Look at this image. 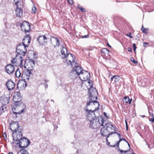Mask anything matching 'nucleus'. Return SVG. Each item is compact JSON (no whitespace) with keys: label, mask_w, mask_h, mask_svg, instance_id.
I'll use <instances>...</instances> for the list:
<instances>
[{"label":"nucleus","mask_w":154,"mask_h":154,"mask_svg":"<svg viewBox=\"0 0 154 154\" xmlns=\"http://www.w3.org/2000/svg\"><path fill=\"white\" fill-rule=\"evenodd\" d=\"M86 85L87 88L88 90L89 93V100L87 102L86 107L89 105L94 106L95 108L94 110L98 109L100 105L99 103L96 101L97 98V92L96 88L93 87L92 81H89L86 82Z\"/></svg>","instance_id":"1"},{"label":"nucleus","mask_w":154,"mask_h":154,"mask_svg":"<svg viewBox=\"0 0 154 154\" xmlns=\"http://www.w3.org/2000/svg\"><path fill=\"white\" fill-rule=\"evenodd\" d=\"M10 128L13 132L12 137L14 140H16L20 138L22 135L21 129L20 128L19 123L17 122H13L11 123Z\"/></svg>","instance_id":"2"},{"label":"nucleus","mask_w":154,"mask_h":154,"mask_svg":"<svg viewBox=\"0 0 154 154\" xmlns=\"http://www.w3.org/2000/svg\"><path fill=\"white\" fill-rule=\"evenodd\" d=\"M60 52L62 55V59H66V60L68 65H72V63L71 60L68 59V58H72V60L73 63L75 62V56L72 54L67 53V50L63 46L61 45V47Z\"/></svg>","instance_id":"3"},{"label":"nucleus","mask_w":154,"mask_h":154,"mask_svg":"<svg viewBox=\"0 0 154 154\" xmlns=\"http://www.w3.org/2000/svg\"><path fill=\"white\" fill-rule=\"evenodd\" d=\"M106 122L102 117L100 119H95L94 121H91L90 126L94 129H97L99 128L100 127L104 126V123Z\"/></svg>","instance_id":"4"},{"label":"nucleus","mask_w":154,"mask_h":154,"mask_svg":"<svg viewBox=\"0 0 154 154\" xmlns=\"http://www.w3.org/2000/svg\"><path fill=\"white\" fill-rule=\"evenodd\" d=\"M22 135L21 136L20 138H18L16 141H18V142L16 143L17 144L19 145V147L22 149H24L28 146L30 144V141L27 139L22 137Z\"/></svg>","instance_id":"5"},{"label":"nucleus","mask_w":154,"mask_h":154,"mask_svg":"<svg viewBox=\"0 0 154 154\" xmlns=\"http://www.w3.org/2000/svg\"><path fill=\"white\" fill-rule=\"evenodd\" d=\"M75 63L74 66L76 67L75 69L72 70L70 72L71 75L72 76H74L75 78H76L79 75H80L81 73L83 72L82 68L81 66L76 65V63Z\"/></svg>","instance_id":"6"},{"label":"nucleus","mask_w":154,"mask_h":154,"mask_svg":"<svg viewBox=\"0 0 154 154\" xmlns=\"http://www.w3.org/2000/svg\"><path fill=\"white\" fill-rule=\"evenodd\" d=\"M16 6L15 13L17 16L20 17L23 15V11L20 5V0H14Z\"/></svg>","instance_id":"7"},{"label":"nucleus","mask_w":154,"mask_h":154,"mask_svg":"<svg viewBox=\"0 0 154 154\" xmlns=\"http://www.w3.org/2000/svg\"><path fill=\"white\" fill-rule=\"evenodd\" d=\"M25 56L20 55H17L15 57L12 59L11 63L15 66H17L22 63Z\"/></svg>","instance_id":"8"},{"label":"nucleus","mask_w":154,"mask_h":154,"mask_svg":"<svg viewBox=\"0 0 154 154\" xmlns=\"http://www.w3.org/2000/svg\"><path fill=\"white\" fill-rule=\"evenodd\" d=\"M87 107H86L85 111L86 113L88 114L87 117V119L90 121V122L91 121H92L93 120L94 121V120L96 119V116L94 111H96L98 109H97L96 110H94H94H92L91 109L88 110ZM99 109V108L98 109Z\"/></svg>","instance_id":"9"},{"label":"nucleus","mask_w":154,"mask_h":154,"mask_svg":"<svg viewBox=\"0 0 154 154\" xmlns=\"http://www.w3.org/2000/svg\"><path fill=\"white\" fill-rule=\"evenodd\" d=\"M90 75V73L88 72L84 71L82 73H81L79 75V78L85 82V84L86 85V82L88 81H90L88 79H89Z\"/></svg>","instance_id":"10"},{"label":"nucleus","mask_w":154,"mask_h":154,"mask_svg":"<svg viewBox=\"0 0 154 154\" xmlns=\"http://www.w3.org/2000/svg\"><path fill=\"white\" fill-rule=\"evenodd\" d=\"M21 98L22 97L20 91H17L15 93L13 97V101L16 103V106L17 107V106L18 105V108H19L20 106H19L18 104L21 100Z\"/></svg>","instance_id":"11"},{"label":"nucleus","mask_w":154,"mask_h":154,"mask_svg":"<svg viewBox=\"0 0 154 154\" xmlns=\"http://www.w3.org/2000/svg\"><path fill=\"white\" fill-rule=\"evenodd\" d=\"M30 37L29 35H25L23 40L22 45H23V48L26 50V47H28L30 44Z\"/></svg>","instance_id":"12"},{"label":"nucleus","mask_w":154,"mask_h":154,"mask_svg":"<svg viewBox=\"0 0 154 154\" xmlns=\"http://www.w3.org/2000/svg\"><path fill=\"white\" fill-rule=\"evenodd\" d=\"M23 47L22 44H19L17 46L16 50V52L17 53V55H20L23 56H25L26 50L25 51L23 48Z\"/></svg>","instance_id":"13"},{"label":"nucleus","mask_w":154,"mask_h":154,"mask_svg":"<svg viewBox=\"0 0 154 154\" xmlns=\"http://www.w3.org/2000/svg\"><path fill=\"white\" fill-rule=\"evenodd\" d=\"M21 28L22 31L26 33L29 31L30 26L28 22L24 21L21 24Z\"/></svg>","instance_id":"14"},{"label":"nucleus","mask_w":154,"mask_h":154,"mask_svg":"<svg viewBox=\"0 0 154 154\" xmlns=\"http://www.w3.org/2000/svg\"><path fill=\"white\" fill-rule=\"evenodd\" d=\"M27 84L25 79L19 81L17 83V87L19 90H22L24 89L26 87Z\"/></svg>","instance_id":"15"},{"label":"nucleus","mask_w":154,"mask_h":154,"mask_svg":"<svg viewBox=\"0 0 154 154\" xmlns=\"http://www.w3.org/2000/svg\"><path fill=\"white\" fill-rule=\"evenodd\" d=\"M10 97L8 95H3L0 99V102L2 105H6L9 102Z\"/></svg>","instance_id":"16"},{"label":"nucleus","mask_w":154,"mask_h":154,"mask_svg":"<svg viewBox=\"0 0 154 154\" xmlns=\"http://www.w3.org/2000/svg\"><path fill=\"white\" fill-rule=\"evenodd\" d=\"M47 38L45 35H40L37 39V41L41 45H42L44 43H47Z\"/></svg>","instance_id":"17"},{"label":"nucleus","mask_w":154,"mask_h":154,"mask_svg":"<svg viewBox=\"0 0 154 154\" xmlns=\"http://www.w3.org/2000/svg\"><path fill=\"white\" fill-rule=\"evenodd\" d=\"M5 68L6 72L9 74L13 73L15 69L14 66L11 64L7 65Z\"/></svg>","instance_id":"18"},{"label":"nucleus","mask_w":154,"mask_h":154,"mask_svg":"<svg viewBox=\"0 0 154 154\" xmlns=\"http://www.w3.org/2000/svg\"><path fill=\"white\" fill-rule=\"evenodd\" d=\"M100 130V133L102 136L104 137H107L109 135V129L106 128L105 125L104 124V126Z\"/></svg>","instance_id":"19"},{"label":"nucleus","mask_w":154,"mask_h":154,"mask_svg":"<svg viewBox=\"0 0 154 154\" xmlns=\"http://www.w3.org/2000/svg\"><path fill=\"white\" fill-rule=\"evenodd\" d=\"M7 87L9 91L13 90L15 87V84L11 80H8L6 82Z\"/></svg>","instance_id":"20"},{"label":"nucleus","mask_w":154,"mask_h":154,"mask_svg":"<svg viewBox=\"0 0 154 154\" xmlns=\"http://www.w3.org/2000/svg\"><path fill=\"white\" fill-rule=\"evenodd\" d=\"M104 125L106 126V128L108 129L109 131V129H110L111 130H113L114 131H116V128L111 123L108 122L107 123L106 121V122H105Z\"/></svg>","instance_id":"21"},{"label":"nucleus","mask_w":154,"mask_h":154,"mask_svg":"<svg viewBox=\"0 0 154 154\" xmlns=\"http://www.w3.org/2000/svg\"><path fill=\"white\" fill-rule=\"evenodd\" d=\"M54 38L56 41V46L59 47L60 45V42L58 38L57 37H54V36H51V37L50 40H51L52 38Z\"/></svg>","instance_id":"22"},{"label":"nucleus","mask_w":154,"mask_h":154,"mask_svg":"<svg viewBox=\"0 0 154 154\" xmlns=\"http://www.w3.org/2000/svg\"><path fill=\"white\" fill-rule=\"evenodd\" d=\"M122 100L124 103L125 102L126 103H129L130 104L132 101V99H130L128 97L126 96L124 97Z\"/></svg>","instance_id":"23"},{"label":"nucleus","mask_w":154,"mask_h":154,"mask_svg":"<svg viewBox=\"0 0 154 154\" xmlns=\"http://www.w3.org/2000/svg\"><path fill=\"white\" fill-rule=\"evenodd\" d=\"M17 154H29L26 150L24 149H21L17 153Z\"/></svg>","instance_id":"24"},{"label":"nucleus","mask_w":154,"mask_h":154,"mask_svg":"<svg viewBox=\"0 0 154 154\" xmlns=\"http://www.w3.org/2000/svg\"><path fill=\"white\" fill-rule=\"evenodd\" d=\"M6 105H3L2 106L0 107V115L4 112L6 110Z\"/></svg>","instance_id":"25"},{"label":"nucleus","mask_w":154,"mask_h":154,"mask_svg":"<svg viewBox=\"0 0 154 154\" xmlns=\"http://www.w3.org/2000/svg\"><path fill=\"white\" fill-rule=\"evenodd\" d=\"M101 52L105 54H107L109 53V51L106 48H103L101 50Z\"/></svg>","instance_id":"26"},{"label":"nucleus","mask_w":154,"mask_h":154,"mask_svg":"<svg viewBox=\"0 0 154 154\" xmlns=\"http://www.w3.org/2000/svg\"><path fill=\"white\" fill-rule=\"evenodd\" d=\"M15 75L16 77H19L21 75V73L20 70L19 69H17L15 72Z\"/></svg>","instance_id":"27"},{"label":"nucleus","mask_w":154,"mask_h":154,"mask_svg":"<svg viewBox=\"0 0 154 154\" xmlns=\"http://www.w3.org/2000/svg\"><path fill=\"white\" fill-rule=\"evenodd\" d=\"M149 29L148 28H144L143 26H142L141 28V30L142 32L145 33L147 34L148 31Z\"/></svg>","instance_id":"28"},{"label":"nucleus","mask_w":154,"mask_h":154,"mask_svg":"<svg viewBox=\"0 0 154 154\" xmlns=\"http://www.w3.org/2000/svg\"><path fill=\"white\" fill-rule=\"evenodd\" d=\"M120 76L118 75H115L114 78V82H117L120 79Z\"/></svg>","instance_id":"29"},{"label":"nucleus","mask_w":154,"mask_h":154,"mask_svg":"<svg viewBox=\"0 0 154 154\" xmlns=\"http://www.w3.org/2000/svg\"><path fill=\"white\" fill-rule=\"evenodd\" d=\"M12 110L13 111L14 113H15V114H21V113H23L24 111V109H23L22 110H21L20 111H18V112H14V111L13 109H12Z\"/></svg>","instance_id":"30"},{"label":"nucleus","mask_w":154,"mask_h":154,"mask_svg":"<svg viewBox=\"0 0 154 154\" xmlns=\"http://www.w3.org/2000/svg\"><path fill=\"white\" fill-rule=\"evenodd\" d=\"M29 64L31 65L32 68H33L34 66V62L33 60H32L31 61H30L28 63V65H29Z\"/></svg>","instance_id":"31"},{"label":"nucleus","mask_w":154,"mask_h":154,"mask_svg":"<svg viewBox=\"0 0 154 154\" xmlns=\"http://www.w3.org/2000/svg\"><path fill=\"white\" fill-rule=\"evenodd\" d=\"M36 10L37 9L35 7H33L32 8V13L33 14H35Z\"/></svg>","instance_id":"32"},{"label":"nucleus","mask_w":154,"mask_h":154,"mask_svg":"<svg viewBox=\"0 0 154 154\" xmlns=\"http://www.w3.org/2000/svg\"><path fill=\"white\" fill-rule=\"evenodd\" d=\"M121 142V140H119L118 142H117L116 143V144H115L114 146H112L113 147H114L116 146H118L119 145V143L120 142Z\"/></svg>","instance_id":"33"},{"label":"nucleus","mask_w":154,"mask_h":154,"mask_svg":"<svg viewBox=\"0 0 154 154\" xmlns=\"http://www.w3.org/2000/svg\"><path fill=\"white\" fill-rule=\"evenodd\" d=\"M77 8L82 12H84L85 11V9L82 7H80L79 5H78V6H77Z\"/></svg>","instance_id":"34"},{"label":"nucleus","mask_w":154,"mask_h":154,"mask_svg":"<svg viewBox=\"0 0 154 154\" xmlns=\"http://www.w3.org/2000/svg\"><path fill=\"white\" fill-rule=\"evenodd\" d=\"M131 60L134 64L137 63V62L136 61L133 57L131 58Z\"/></svg>","instance_id":"35"},{"label":"nucleus","mask_w":154,"mask_h":154,"mask_svg":"<svg viewBox=\"0 0 154 154\" xmlns=\"http://www.w3.org/2000/svg\"><path fill=\"white\" fill-rule=\"evenodd\" d=\"M149 120L150 122H151V123H152L154 122V116L152 118H151L150 119H149Z\"/></svg>","instance_id":"36"},{"label":"nucleus","mask_w":154,"mask_h":154,"mask_svg":"<svg viewBox=\"0 0 154 154\" xmlns=\"http://www.w3.org/2000/svg\"><path fill=\"white\" fill-rule=\"evenodd\" d=\"M133 50L134 51H135L136 49V46L135 44H133Z\"/></svg>","instance_id":"37"},{"label":"nucleus","mask_w":154,"mask_h":154,"mask_svg":"<svg viewBox=\"0 0 154 154\" xmlns=\"http://www.w3.org/2000/svg\"><path fill=\"white\" fill-rule=\"evenodd\" d=\"M114 132H116L115 131L114 132H113V131H111V132H110V131H109V135L108 136H107V138H108L110 135L112 134H114Z\"/></svg>","instance_id":"38"},{"label":"nucleus","mask_w":154,"mask_h":154,"mask_svg":"<svg viewBox=\"0 0 154 154\" xmlns=\"http://www.w3.org/2000/svg\"><path fill=\"white\" fill-rule=\"evenodd\" d=\"M68 2L71 5H72L73 3L72 0H68Z\"/></svg>","instance_id":"39"},{"label":"nucleus","mask_w":154,"mask_h":154,"mask_svg":"<svg viewBox=\"0 0 154 154\" xmlns=\"http://www.w3.org/2000/svg\"><path fill=\"white\" fill-rule=\"evenodd\" d=\"M127 36H129L130 38H133V36L131 35V33H128V34H127Z\"/></svg>","instance_id":"40"},{"label":"nucleus","mask_w":154,"mask_h":154,"mask_svg":"<svg viewBox=\"0 0 154 154\" xmlns=\"http://www.w3.org/2000/svg\"><path fill=\"white\" fill-rule=\"evenodd\" d=\"M3 136L5 138H7V134L6 133H3Z\"/></svg>","instance_id":"41"},{"label":"nucleus","mask_w":154,"mask_h":154,"mask_svg":"<svg viewBox=\"0 0 154 154\" xmlns=\"http://www.w3.org/2000/svg\"><path fill=\"white\" fill-rule=\"evenodd\" d=\"M119 140H121V141H122V140H123V141H125L126 142V141H127L126 140H125V138H121V137H120V138H119Z\"/></svg>","instance_id":"42"},{"label":"nucleus","mask_w":154,"mask_h":154,"mask_svg":"<svg viewBox=\"0 0 154 154\" xmlns=\"http://www.w3.org/2000/svg\"><path fill=\"white\" fill-rule=\"evenodd\" d=\"M132 50V48H128V50L129 52H131Z\"/></svg>","instance_id":"43"},{"label":"nucleus","mask_w":154,"mask_h":154,"mask_svg":"<svg viewBox=\"0 0 154 154\" xmlns=\"http://www.w3.org/2000/svg\"><path fill=\"white\" fill-rule=\"evenodd\" d=\"M114 134H117V135H118V136H119V138H120V137H121V136H120V135L119 134V133L116 132H114Z\"/></svg>","instance_id":"44"},{"label":"nucleus","mask_w":154,"mask_h":154,"mask_svg":"<svg viewBox=\"0 0 154 154\" xmlns=\"http://www.w3.org/2000/svg\"><path fill=\"white\" fill-rule=\"evenodd\" d=\"M148 44V43L146 42H144L143 43V46L144 47H145L146 46V45Z\"/></svg>","instance_id":"45"},{"label":"nucleus","mask_w":154,"mask_h":154,"mask_svg":"<svg viewBox=\"0 0 154 154\" xmlns=\"http://www.w3.org/2000/svg\"><path fill=\"white\" fill-rule=\"evenodd\" d=\"M114 78H115V75H114L113 76H112L111 78V81H113V79H114Z\"/></svg>","instance_id":"46"},{"label":"nucleus","mask_w":154,"mask_h":154,"mask_svg":"<svg viewBox=\"0 0 154 154\" xmlns=\"http://www.w3.org/2000/svg\"><path fill=\"white\" fill-rule=\"evenodd\" d=\"M27 73L29 74V76H30V75H31V71L30 70H29V71H27Z\"/></svg>","instance_id":"47"},{"label":"nucleus","mask_w":154,"mask_h":154,"mask_svg":"<svg viewBox=\"0 0 154 154\" xmlns=\"http://www.w3.org/2000/svg\"><path fill=\"white\" fill-rule=\"evenodd\" d=\"M48 85L47 84H45V89H47L48 88Z\"/></svg>","instance_id":"48"},{"label":"nucleus","mask_w":154,"mask_h":154,"mask_svg":"<svg viewBox=\"0 0 154 154\" xmlns=\"http://www.w3.org/2000/svg\"><path fill=\"white\" fill-rule=\"evenodd\" d=\"M104 116L106 117V118H108V116H107L106 114V113H105V112H104Z\"/></svg>","instance_id":"49"},{"label":"nucleus","mask_w":154,"mask_h":154,"mask_svg":"<svg viewBox=\"0 0 154 154\" xmlns=\"http://www.w3.org/2000/svg\"><path fill=\"white\" fill-rule=\"evenodd\" d=\"M106 137H106V142L107 143H108V145H109V143H108V139H107V138H107V136Z\"/></svg>","instance_id":"50"},{"label":"nucleus","mask_w":154,"mask_h":154,"mask_svg":"<svg viewBox=\"0 0 154 154\" xmlns=\"http://www.w3.org/2000/svg\"><path fill=\"white\" fill-rule=\"evenodd\" d=\"M49 82V81L47 80H45V83H47V82Z\"/></svg>","instance_id":"51"},{"label":"nucleus","mask_w":154,"mask_h":154,"mask_svg":"<svg viewBox=\"0 0 154 154\" xmlns=\"http://www.w3.org/2000/svg\"><path fill=\"white\" fill-rule=\"evenodd\" d=\"M125 122H126V129L127 130H128V126H127V122H126V121H125Z\"/></svg>","instance_id":"52"},{"label":"nucleus","mask_w":154,"mask_h":154,"mask_svg":"<svg viewBox=\"0 0 154 154\" xmlns=\"http://www.w3.org/2000/svg\"><path fill=\"white\" fill-rule=\"evenodd\" d=\"M20 66V67L22 68L23 67V65L22 64V63H21L20 65H19V66Z\"/></svg>","instance_id":"53"},{"label":"nucleus","mask_w":154,"mask_h":154,"mask_svg":"<svg viewBox=\"0 0 154 154\" xmlns=\"http://www.w3.org/2000/svg\"><path fill=\"white\" fill-rule=\"evenodd\" d=\"M119 150L120 151V152H124V150H120L119 149Z\"/></svg>","instance_id":"54"},{"label":"nucleus","mask_w":154,"mask_h":154,"mask_svg":"<svg viewBox=\"0 0 154 154\" xmlns=\"http://www.w3.org/2000/svg\"><path fill=\"white\" fill-rule=\"evenodd\" d=\"M126 142L128 143V146H129V148H130V144L129 143H128V142L126 141Z\"/></svg>","instance_id":"55"},{"label":"nucleus","mask_w":154,"mask_h":154,"mask_svg":"<svg viewBox=\"0 0 154 154\" xmlns=\"http://www.w3.org/2000/svg\"><path fill=\"white\" fill-rule=\"evenodd\" d=\"M128 150H124V152L125 153H126L127 152H128Z\"/></svg>","instance_id":"56"},{"label":"nucleus","mask_w":154,"mask_h":154,"mask_svg":"<svg viewBox=\"0 0 154 154\" xmlns=\"http://www.w3.org/2000/svg\"><path fill=\"white\" fill-rule=\"evenodd\" d=\"M26 79H27V80H29V77H27L26 78Z\"/></svg>","instance_id":"57"},{"label":"nucleus","mask_w":154,"mask_h":154,"mask_svg":"<svg viewBox=\"0 0 154 154\" xmlns=\"http://www.w3.org/2000/svg\"><path fill=\"white\" fill-rule=\"evenodd\" d=\"M107 45H108V46H109V47L111 48V46H110V45L109 44H108H108H107Z\"/></svg>","instance_id":"58"},{"label":"nucleus","mask_w":154,"mask_h":154,"mask_svg":"<svg viewBox=\"0 0 154 154\" xmlns=\"http://www.w3.org/2000/svg\"><path fill=\"white\" fill-rule=\"evenodd\" d=\"M151 114V116H152L153 117V116H153V113H152Z\"/></svg>","instance_id":"59"},{"label":"nucleus","mask_w":154,"mask_h":154,"mask_svg":"<svg viewBox=\"0 0 154 154\" xmlns=\"http://www.w3.org/2000/svg\"><path fill=\"white\" fill-rule=\"evenodd\" d=\"M87 37H88V36H86V35H85V36H83V38H84V37L86 38Z\"/></svg>","instance_id":"60"},{"label":"nucleus","mask_w":154,"mask_h":154,"mask_svg":"<svg viewBox=\"0 0 154 154\" xmlns=\"http://www.w3.org/2000/svg\"><path fill=\"white\" fill-rule=\"evenodd\" d=\"M9 154H13V153L12 152H9Z\"/></svg>","instance_id":"61"},{"label":"nucleus","mask_w":154,"mask_h":154,"mask_svg":"<svg viewBox=\"0 0 154 154\" xmlns=\"http://www.w3.org/2000/svg\"><path fill=\"white\" fill-rule=\"evenodd\" d=\"M149 114L150 116H151V112H149Z\"/></svg>","instance_id":"62"},{"label":"nucleus","mask_w":154,"mask_h":154,"mask_svg":"<svg viewBox=\"0 0 154 154\" xmlns=\"http://www.w3.org/2000/svg\"><path fill=\"white\" fill-rule=\"evenodd\" d=\"M51 101H53L54 103V100H51Z\"/></svg>","instance_id":"63"},{"label":"nucleus","mask_w":154,"mask_h":154,"mask_svg":"<svg viewBox=\"0 0 154 154\" xmlns=\"http://www.w3.org/2000/svg\"><path fill=\"white\" fill-rule=\"evenodd\" d=\"M145 117V116H143V117Z\"/></svg>","instance_id":"64"}]
</instances>
